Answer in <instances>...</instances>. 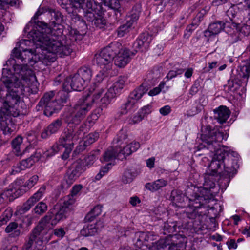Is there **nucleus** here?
Returning <instances> with one entry per match:
<instances>
[{
  "label": "nucleus",
  "mask_w": 250,
  "mask_h": 250,
  "mask_svg": "<svg viewBox=\"0 0 250 250\" xmlns=\"http://www.w3.org/2000/svg\"><path fill=\"white\" fill-rule=\"evenodd\" d=\"M127 139V134L125 130H121L118 135L117 143L124 142Z\"/></svg>",
  "instance_id": "56"
},
{
  "label": "nucleus",
  "mask_w": 250,
  "mask_h": 250,
  "mask_svg": "<svg viewBox=\"0 0 250 250\" xmlns=\"http://www.w3.org/2000/svg\"><path fill=\"white\" fill-rule=\"evenodd\" d=\"M120 45L118 44L116 56L115 59V64L118 67H124L131 61L133 53L130 50L126 48L119 49Z\"/></svg>",
  "instance_id": "13"
},
{
  "label": "nucleus",
  "mask_w": 250,
  "mask_h": 250,
  "mask_svg": "<svg viewBox=\"0 0 250 250\" xmlns=\"http://www.w3.org/2000/svg\"><path fill=\"white\" fill-rule=\"evenodd\" d=\"M43 12V10L41 9V8H39L38 9V10L36 12V13L35 14L34 17L32 18V19H31V21L26 26V28H25V30H29L30 29V27L32 26V23L33 22H35L36 23V20L38 18V17L41 15Z\"/></svg>",
  "instance_id": "51"
},
{
  "label": "nucleus",
  "mask_w": 250,
  "mask_h": 250,
  "mask_svg": "<svg viewBox=\"0 0 250 250\" xmlns=\"http://www.w3.org/2000/svg\"><path fill=\"white\" fill-rule=\"evenodd\" d=\"M79 172L74 169H71L68 171L65 176V180L69 186L73 184L80 176Z\"/></svg>",
  "instance_id": "36"
},
{
  "label": "nucleus",
  "mask_w": 250,
  "mask_h": 250,
  "mask_svg": "<svg viewBox=\"0 0 250 250\" xmlns=\"http://www.w3.org/2000/svg\"><path fill=\"white\" fill-rule=\"evenodd\" d=\"M62 147V146H61L60 144H56L53 145L50 149V156H53L58 153L61 150Z\"/></svg>",
  "instance_id": "58"
},
{
  "label": "nucleus",
  "mask_w": 250,
  "mask_h": 250,
  "mask_svg": "<svg viewBox=\"0 0 250 250\" xmlns=\"http://www.w3.org/2000/svg\"><path fill=\"white\" fill-rule=\"evenodd\" d=\"M79 75L81 79L84 80L85 83L89 82L92 77V72L90 69L87 67H83L80 68L78 73L76 74Z\"/></svg>",
  "instance_id": "33"
},
{
  "label": "nucleus",
  "mask_w": 250,
  "mask_h": 250,
  "mask_svg": "<svg viewBox=\"0 0 250 250\" xmlns=\"http://www.w3.org/2000/svg\"><path fill=\"white\" fill-rule=\"evenodd\" d=\"M103 207L98 205L95 206L86 215L85 219L88 221H92L96 217L99 215L102 211Z\"/></svg>",
  "instance_id": "35"
},
{
  "label": "nucleus",
  "mask_w": 250,
  "mask_h": 250,
  "mask_svg": "<svg viewBox=\"0 0 250 250\" xmlns=\"http://www.w3.org/2000/svg\"><path fill=\"white\" fill-rule=\"evenodd\" d=\"M12 216V210L10 208H7L0 216V227L6 224Z\"/></svg>",
  "instance_id": "37"
},
{
  "label": "nucleus",
  "mask_w": 250,
  "mask_h": 250,
  "mask_svg": "<svg viewBox=\"0 0 250 250\" xmlns=\"http://www.w3.org/2000/svg\"><path fill=\"white\" fill-rule=\"evenodd\" d=\"M104 227L103 222L99 221L96 224H89L86 227L83 228L81 234L83 236H93L96 234Z\"/></svg>",
  "instance_id": "24"
},
{
  "label": "nucleus",
  "mask_w": 250,
  "mask_h": 250,
  "mask_svg": "<svg viewBox=\"0 0 250 250\" xmlns=\"http://www.w3.org/2000/svg\"><path fill=\"white\" fill-rule=\"evenodd\" d=\"M99 135L98 132L91 133L87 135L84 139V145L88 146L97 140Z\"/></svg>",
  "instance_id": "42"
},
{
  "label": "nucleus",
  "mask_w": 250,
  "mask_h": 250,
  "mask_svg": "<svg viewBox=\"0 0 250 250\" xmlns=\"http://www.w3.org/2000/svg\"><path fill=\"white\" fill-rule=\"evenodd\" d=\"M18 225L16 222H11L5 228L6 233H12L14 236H18L20 233V230L18 229Z\"/></svg>",
  "instance_id": "40"
},
{
  "label": "nucleus",
  "mask_w": 250,
  "mask_h": 250,
  "mask_svg": "<svg viewBox=\"0 0 250 250\" xmlns=\"http://www.w3.org/2000/svg\"><path fill=\"white\" fill-rule=\"evenodd\" d=\"M85 83L79 75L75 74L73 76L67 77L64 80L63 90L58 92L55 100H52L54 96L53 91L45 93L39 103L40 106H44V115L49 117L56 111L60 110L66 102L68 93L72 90L81 91L84 87Z\"/></svg>",
  "instance_id": "4"
},
{
  "label": "nucleus",
  "mask_w": 250,
  "mask_h": 250,
  "mask_svg": "<svg viewBox=\"0 0 250 250\" xmlns=\"http://www.w3.org/2000/svg\"><path fill=\"white\" fill-rule=\"evenodd\" d=\"M65 233L64 229L62 227L56 228L54 230V234L60 238H62Z\"/></svg>",
  "instance_id": "54"
},
{
  "label": "nucleus",
  "mask_w": 250,
  "mask_h": 250,
  "mask_svg": "<svg viewBox=\"0 0 250 250\" xmlns=\"http://www.w3.org/2000/svg\"><path fill=\"white\" fill-rule=\"evenodd\" d=\"M227 23L225 24L221 21H217L211 23L208 28V31H206V36L216 35L219 33L224 28L229 27Z\"/></svg>",
  "instance_id": "27"
},
{
  "label": "nucleus",
  "mask_w": 250,
  "mask_h": 250,
  "mask_svg": "<svg viewBox=\"0 0 250 250\" xmlns=\"http://www.w3.org/2000/svg\"><path fill=\"white\" fill-rule=\"evenodd\" d=\"M172 198H173V204L175 205L176 207L179 208H185L186 207L185 204V202L188 201L189 204L188 205V207L187 208V212L188 213H193L195 212L196 210L200 208H194L193 206H190V199L192 197V195L191 197L188 199L187 197L185 196L182 194H178L176 191H172Z\"/></svg>",
  "instance_id": "18"
},
{
  "label": "nucleus",
  "mask_w": 250,
  "mask_h": 250,
  "mask_svg": "<svg viewBox=\"0 0 250 250\" xmlns=\"http://www.w3.org/2000/svg\"><path fill=\"white\" fill-rule=\"evenodd\" d=\"M23 195L18 183L15 181L8 188L0 194V204L7 201H11Z\"/></svg>",
  "instance_id": "12"
},
{
  "label": "nucleus",
  "mask_w": 250,
  "mask_h": 250,
  "mask_svg": "<svg viewBox=\"0 0 250 250\" xmlns=\"http://www.w3.org/2000/svg\"><path fill=\"white\" fill-rule=\"evenodd\" d=\"M129 202L132 206L135 207L138 204L140 203L141 200H140L139 197L135 196L130 197Z\"/></svg>",
  "instance_id": "61"
},
{
  "label": "nucleus",
  "mask_w": 250,
  "mask_h": 250,
  "mask_svg": "<svg viewBox=\"0 0 250 250\" xmlns=\"http://www.w3.org/2000/svg\"><path fill=\"white\" fill-rule=\"evenodd\" d=\"M62 125V121L58 119L52 122L42 133V137L46 138L50 135L56 133L60 128Z\"/></svg>",
  "instance_id": "26"
},
{
  "label": "nucleus",
  "mask_w": 250,
  "mask_h": 250,
  "mask_svg": "<svg viewBox=\"0 0 250 250\" xmlns=\"http://www.w3.org/2000/svg\"><path fill=\"white\" fill-rule=\"evenodd\" d=\"M39 176L37 175H34L28 178L23 185H21V180H16V182L18 184L21 193L23 194L27 191L32 188L35 186L39 181Z\"/></svg>",
  "instance_id": "23"
},
{
  "label": "nucleus",
  "mask_w": 250,
  "mask_h": 250,
  "mask_svg": "<svg viewBox=\"0 0 250 250\" xmlns=\"http://www.w3.org/2000/svg\"><path fill=\"white\" fill-rule=\"evenodd\" d=\"M201 139L210 151L212 160L209 164L207 157L202 159L203 164L207 166L202 187H194V194L190 199V206L194 208H205L210 209H217L220 206L216 203L215 197L219 193L220 184L223 181L227 187L229 178L235 173L239 167V156L230 147L221 146L223 140H226L228 135L217 129H212L210 125L202 128Z\"/></svg>",
  "instance_id": "1"
},
{
  "label": "nucleus",
  "mask_w": 250,
  "mask_h": 250,
  "mask_svg": "<svg viewBox=\"0 0 250 250\" xmlns=\"http://www.w3.org/2000/svg\"><path fill=\"white\" fill-rule=\"evenodd\" d=\"M250 73V59L244 61L236 71V74L232 76L228 81L226 88L231 92H235L240 87L244 89L247 85Z\"/></svg>",
  "instance_id": "7"
},
{
  "label": "nucleus",
  "mask_w": 250,
  "mask_h": 250,
  "mask_svg": "<svg viewBox=\"0 0 250 250\" xmlns=\"http://www.w3.org/2000/svg\"><path fill=\"white\" fill-rule=\"evenodd\" d=\"M214 117L220 123H225L229 117V110L224 106H220L214 110Z\"/></svg>",
  "instance_id": "25"
},
{
  "label": "nucleus",
  "mask_w": 250,
  "mask_h": 250,
  "mask_svg": "<svg viewBox=\"0 0 250 250\" xmlns=\"http://www.w3.org/2000/svg\"><path fill=\"white\" fill-rule=\"evenodd\" d=\"M165 85V83L161 82L158 87H155L149 91L148 95L150 96H154L158 94L161 90L164 88Z\"/></svg>",
  "instance_id": "50"
},
{
  "label": "nucleus",
  "mask_w": 250,
  "mask_h": 250,
  "mask_svg": "<svg viewBox=\"0 0 250 250\" xmlns=\"http://www.w3.org/2000/svg\"><path fill=\"white\" fill-rule=\"evenodd\" d=\"M187 242V238L182 234L169 235L154 244L149 250H180Z\"/></svg>",
  "instance_id": "8"
},
{
  "label": "nucleus",
  "mask_w": 250,
  "mask_h": 250,
  "mask_svg": "<svg viewBox=\"0 0 250 250\" xmlns=\"http://www.w3.org/2000/svg\"><path fill=\"white\" fill-rule=\"evenodd\" d=\"M41 157L40 152H36L31 157L22 160L20 163L14 167L12 174H15L19 173L21 170H24L30 167L35 162H38Z\"/></svg>",
  "instance_id": "19"
},
{
  "label": "nucleus",
  "mask_w": 250,
  "mask_h": 250,
  "mask_svg": "<svg viewBox=\"0 0 250 250\" xmlns=\"http://www.w3.org/2000/svg\"><path fill=\"white\" fill-rule=\"evenodd\" d=\"M107 90L104 87H101L100 86H95V87H91L90 89V92L92 93V102L93 103L97 102L98 101H100L102 106L103 107H106L110 104H104L103 101V99L105 97V94L107 93Z\"/></svg>",
  "instance_id": "20"
},
{
  "label": "nucleus",
  "mask_w": 250,
  "mask_h": 250,
  "mask_svg": "<svg viewBox=\"0 0 250 250\" xmlns=\"http://www.w3.org/2000/svg\"><path fill=\"white\" fill-rule=\"evenodd\" d=\"M230 27L235 29L240 36H248L250 34V19L243 21L241 24L232 22Z\"/></svg>",
  "instance_id": "22"
},
{
  "label": "nucleus",
  "mask_w": 250,
  "mask_h": 250,
  "mask_svg": "<svg viewBox=\"0 0 250 250\" xmlns=\"http://www.w3.org/2000/svg\"><path fill=\"white\" fill-rule=\"evenodd\" d=\"M101 3L115 10H118L120 8L119 0H101Z\"/></svg>",
  "instance_id": "38"
},
{
  "label": "nucleus",
  "mask_w": 250,
  "mask_h": 250,
  "mask_svg": "<svg viewBox=\"0 0 250 250\" xmlns=\"http://www.w3.org/2000/svg\"><path fill=\"white\" fill-rule=\"evenodd\" d=\"M140 144L136 141H132V142L127 144L120 151V153L122 154L124 157L125 158L131 155L132 153L136 152L140 147Z\"/></svg>",
  "instance_id": "28"
},
{
  "label": "nucleus",
  "mask_w": 250,
  "mask_h": 250,
  "mask_svg": "<svg viewBox=\"0 0 250 250\" xmlns=\"http://www.w3.org/2000/svg\"><path fill=\"white\" fill-rule=\"evenodd\" d=\"M183 69H182L170 70L168 72L165 79H166V81H168L176 76L181 75L183 73Z\"/></svg>",
  "instance_id": "49"
},
{
  "label": "nucleus",
  "mask_w": 250,
  "mask_h": 250,
  "mask_svg": "<svg viewBox=\"0 0 250 250\" xmlns=\"http://www.w3.org/2000/svg\"><path fill=\"white\" fill-rule=\"evenodd\" d=\"M112 166V164L111 163H109L104 167H101L99 172L95 176V180H100L104 175L108 172L109 170L111 168Z\"/></svg>",
  "instance_id": "45"
},
{
  "label": "nucleus",
  "mask_w": 250,
  "mask_h": 250,
  "mask_svg": "<svg viewBox=\"0 0 250 250\" xmlns=\"http://www.w3.org/2000/svg\"><path fill=\"white\" fill-rule=\"evenodd\" d=\"M99 153L98 151L95 152L90 154L85 159L84 166L87 168H89L93 165L97 159V155Z\"/></svg>",
  "instance_id": "44"
},
{
  "label": "nucleus",
  "mask_w": 250,
  "mask_h": 250,
  "mask_svg": "<svg viewBox=\"0 0 250 250\" xmlns=\"http://www.w3.org/2000/svg\"><path fill=\"white\" fill-rule=\"evenodd\" d=\"M132 23L130 21H127L126 24L121 26L118 30V35L120 37H123L125 33L129 31V29L132 26Z\"/></svg>",
  "instance_id": "46"
},
{
  "label": "nucleus",
  "mask_w": 250,
  "mask_h": 250,
  "mask_svg": "<svg viewBox=\"0 0 250 250\" xmlns=\"http://www.w3.org/2000/svg\"><path fill=\"white\" fill-rule=\"evenodd\" d=\"M132 177L131 176V174L130 173L129 171H125L124 175L122 178L123 182L125 184H126L128 183H130L132 180Z\"/></svg>",
  "instance_id": "59"
},
{
  "label": "nucleus",
  "mask_w": 250,
  "mask_h": 250,
  "mask_svg": "<svg viewBox=\"0 0 250 250\" xmlns=\"http://www.w3.org/2000/svg\"><path fill=\"white\" fill-rule=\"evenodd\" d=\"M71 168L77 172H79L80 175L86 169V167L83 165V160L80 159L75 162L72 164Z\"/></svg>",
  "instance_id": "39"
},
{
  "label": "nucleus",
  "mask_w": 250,
  "mask_h": 250,
  "mask_svg": "<svg viewBox=\"0 0 250 250\" xmlns=\"http://www.w3.org/2000/svg\"><path fill=\"white\" fill-rule=\"evenodd\" d=\"M86 19L88 21H91L96 27L100 28L104 27L106 23L105 19L99 15H95L94 14L93 17L91 16V18Z\"/></svg>",
  "instance_id": "34"
},
{
  "label": "nucleus",
  "mask_w": 250,
  "mask_h": 250,
  "mask_svg": "<svg viewBox=\"0 0 250 250\" xmlns=\"http://www.w3.org/2000/svg\"><path fill=\"white\" fill-rule=\"evenodd\" d=\"M136 104L128 98L126 103L122 106L121 113L126 114L133 112L137 108Z\"/></svg>",
  "instance_id": "32"
},
{
  "label": "nucleus",
  "mask_w": 250,
  "mask_h": 250,
  "mask_svg": "<svg viewBox=\"0 0 250 250\" xmlns=\"http://www.w3.org/2000/svg\"><path fill=\"white\" fill-rule=\"evenodd\" d=\"M152 40V36L147 33L140 35L135 43V47L141 51H145L148 49Z\"/></svg>",
  "instance_id": "21"
},
{
  "label": "nucleus",
  "mask_w": 250,
  "mask_h": 250,
  "mask_svg": "<svg viewBox=\"0 0 250 250\" xmlns=\"http://www.w3.org/2000/svg\"><path fill=\"white\" fill-rule=\"evenodd\" d=\"M45 190L46 187L45 186L41 187L36 193L31 196L27 201L20 207L18 210L19 213L21 214L28 211L36 202L39 201L42 198Z\"/></svg>",
  "instance_id": "16"
},
{
  "label": "nucleus",
  "mask_w": 250,
  "mask_h": 250,
  "mask_svg": "<svg viewBox=\"0 0 250 250\" xmlns=\"http://www.w3.org/2000/svg\"><path fill=\"white\" fill-rule=\"evenodd\" d=\"M13 116L8 113L1 114L0 112L1 129L4 134H10L16 130V125L12 121Z\"/></svg>",
  "instance_id": "17"
},
{
  "label": "nucleus",
  "mask_w": 250,
  "mask_h": 250,
  "mask_svg": "<svg viewBox=\"0 0 250 250\" xmlns=\"http://www.w3.org/2000/svg\"><path fill=\"white\" fill-rule=\"evenodd\" d=\"M167 184V182L163 179H158L152 183H147L145 187L146 188L151 191H156L161 188L165 187Z\"/></svg>",
  "instance_id": "30"
},
{
  "label": "nucleus",
  "mask_w": 250,
  "mask_h": 250,
  "mask_svg": "<svg viewBox=\"0 0 250 250\" xmlns=\"http://www.w3.org/2000/svg\"><path fill=\"white\" fill-rule=\"evenodd\" d=\"M125 85V81L123 79H120L114 83L113 85L107 90V93L103 99L104 104H111L117 95L120 94L121 90Z\"/></svg>",
  "instance_id": "15"
},
{
  "label": "nucleus",
  "mask_w": 250,
  "mask_h": 250,
  "mask_svg": "<svg viewBox=\"0 0 250 250\" xmlns=\"http://www.w3.org/2000/svg\"><path fill=\"white\" fill-rule=\"evenodd\" d=\"M139 112L144 116H146L152 112V106L151 104H147L143 106L139 110Z\"/></svg>",
  "instance_id": "53"
},
{
  "label": "nucleus",
  "mask_w": 250,
  "mask_h": 250,
  "mask_svg": "<svg viewBox=\"0 0 250 250\" xmlns=\"http://www.w3.org/2000/svg\"><path fill=\"white\" fill-rule=\"evenodd\" d=\"M90 95L80 99L73 108L64 114L65 121L68 124H79L90 110L93 104Z\"/></svg>",
  "instance_id": "6"
},
{
  "label": "nucleus",
  "mask_w": 250,
  "mask_h": 250,
  "mask_svg": "<svg viewBox=\"0 0 250 250\" xmlns=\"http://www.w3.org/2000/svg\"><path fill=\"white\" fill-rule=\"evenodd\" d=\"M75 199L71 195H68L64 199L63 206L54 214L48 213L40 222L38 225L33 230V235L31 240H33L37 235L40 233L46 236L47 231L52 226L57 224L60 221L66 218L72 209V205L75 203Z\"/></svg>",
  "instance_id": "5"
},
{
  "label": "nucleus",
  "mask_w": 250,
  "mask_h": 250,
  "mask_svg": "<svg viewBox=\"0 0 250 250\" xmlns=\"http://www.w3.org/2000/svg\"><path fill=\"white\" fill-rule=\"evenodd\" d=\"M23 142L22 137L18 136L15 138L12 142L13 151L17 156H21L26 151L29 147H27L23 150H21V145Z\"/></svg>",
  "instance_id": "29"
},
{
  "label": "nucleus",
  "mask_w": 250,
  "mask_h": 250,
  "mask_svg": "<svg viewBox=\"0 0 250 250\" xmlns=\"http://www.w3.org/2000/svg\"><path fill=\"white\" fill-rule=\"evenodd\" d=\"M82 188L83 186L80 184L74 186L71 189L70 195L73 196L77 195L78 193L81 191Z\"/></svg>",
  "instance_id": "55"
},
{
  "label": "nucleus",
  "mask_w": 250,
  "mask_h": 250,
  "mask_svg": "<svg viewBox=\"0 0 250 250\" xmlns=\"http://www.w3.org/2000/svg\"><path fill=\"white\" fill-rule=\"evenodd\" d=\"M55 21H52L51 29L47 27L45 23H41L42 27L38 24L39 28L30 31L29 40H22L16 44L13 50V56L21 60L28 59L33 63L41 62L48 65L60 57L69 55L72 49L62 34V14L57 11L54 12Z\"/></svg>",
  "instance_id": "2"
},
{
  "label": "nucleus",
  "mask_w": 250,
  "mask_h": 250,
  "mask_svg": "<svg viewBox=\"0 0 250 250\" xmlns=\"http://www.w3.org/2000/svg\"><path fill=\"white\" fill-rule=\"evenodd\" d=\"M12 56L23 62L22 64H16L13 65L12 74L7 68L2 70L1 81L6 88V91H0L1 114L8 113L13 117L24 115L26 113V106L23 102L24 91L31 93H36L38 90L39 83L32 70L27 67V63L31 64L28 59L21 60Z\"/></svg>",
  "instance_id": "3"
},
{
  "label": "nucleus",
  "mask_w": 250,
  "mask_h": 250,
  "mask_svg": "<svg viewBox=\"0 0 250 250\" xmlns=\"http://www.w3.org/2000/svg\"><path fill=\"white\" fill-rule=\"evenodd\" d=\"M159 112L163 116H166L171 112V107L168 105H165L160 108Z\"/></svg>",
  "instance_id": "57"
},
{
  "label": "nucleus",
  "mask_w": 250,
  "mask_h": 250,
  "mask_svg": "<svg viewBox=\"0 0 250 250\" xmlns=\"http://www.w3.org/2000/svg\"><path fill=\"white\" fill-rule=\"evenodd\" d=\"M144 118V116L139 111L129 122L130 124H135L141 122Z\"/></svg>",
  "instance_id": "52"
},
{
  "label": "nucleus",
  "mask_w": 250,
  "mask_h": 250,
  "mask_svg": "<svg viewBox=\"0 0 250 250\" xmlns=\"http://www.w3.org/2000/svg\"><path fill=\"white\" fill-rule=\"evenodd\" d=\"M117 155V152L113 148L108 149L106 151L103 156L104 162H110L114 160Z\"/></svg>",
  "instance_id": "43"
},
{
  "label": "nucleus",
  "mask_w": 250,
  "mask_h": 250,
  "mask_svg": "<svg viewBox=\"0 0 250 250\" xmlns=\"http://www.w3.org/2000/svg\"><path fill=\"white\" fill-rule=\"evenodd\" d=\"M80 133L73 130H68L65 132L59 140V144L65 148V151L62 156L63 160L67 159L70 155L75 142L80 137Z\"/></svg>",
  "instance_id": "10"
},
{
  "label": "nucleus",
  "mask_w": 250,
  "mask_h": 250,
  "mask_svg": "<svg viewBox=\"0 0 250 250\" xmlns=\"http://www.w3.org/2000/svg\"><path fill=\"white\" fill-rule=\"evenodd\" d=\"M47 209V206L43 202H39L34 208V211L36 214H41L45 212Z\"/></svg>",
  "instance_id": "48"
},
{
  "label": "nucleus",
  "mask_w": 250,
  "mask_h": 250,
  "mask_svg": "<svg viewBox=\"0 0 250 250\" xmlns=\"http://www.w3.org/2000/svg\"><path fill=\"white\" fill-rule=\"evenodd\" d=\"M107 71L104 70V71L102 69L96 75L94 79V82L93 85L92 87H95V86H100L99 84L104 80V78L106 76V72Z\"/></svg>",
  "instance_id": "41"
},
{
  "label": "nucleus",
  "mask_w": 250,
  "mask_h": 250,
  "mask_svg": "<svg viewBox=\"0 0 250 250\" xmlns=\"http://www.w3.org/2000/svg\"><path fill=\"white\" fill-rule=\"evenodd\" d=\"M193 69L192 68H188L185 72L184 76L187 78H189L192 76V75L193 74Z\"/></svg>",
  "instance_id": "64"
},
{
  "label": "nucleus",
  "mask_w": 250,
  "mask_h": 250,
  "mask_svg": "<svg viewBox=\"0 0 250 250\" xmlns=\"http://www.w3.org/2000/svg\"><path fill=\"white\" fill-rule=\"evenodd\" d=\"M33 235V230L31 234L29 241L24 246L23 250H42V246L43 242H47L50 239L49 236H46L40 233L39 235H37V236H36L35 238L31 241Z\"/></svg>",
  "instance_id": "14"
},
{
  "label": "nucleus",
  "mask_w": 250,
  "mask_h": 250,
  "mask_svg": "<svg viewBox=\"0 0 250 250\" xmlns=\"http://www.w3.org/2000/svg\"><path fill=\"white\" fill-rule=\"evenodd\" d=\"M146 92L145 87L142 85L140 86L139 87L134 89L129 95L128 98L137 103L138 101L142 97L143 95Z\"/></svg>",
  "instance_id": "31"
},
{
  "label": "nucleus",
  "mask_w": 250,
  "mask_h": 250,
  "mask_svg": "<svg viewBox=\"0 0 250 250\" xmlns=\"http://www.w3.org/2000/svg\"><path fill=\"white\" fill-rule=\"evenodd\" d=\"M140 11L136 8H133L129 15H128L127 21H130L132 24L136 22L139 18Z\"/></svg>",
  "instance_id": "47"
},
{
  "label": "nucleus",
  "mask_w": 250,
  "mask_h": 250,
  "mask_svg": "<svg viewBox=\"0 0 250 250\" xmlns=\"http://www.w3.org/2000/svg\"><path fill=\"white\" fill-rule=\"evenodd\" d=\"M227 245L229 249H235L237 247V245L236 243L235 240L233 239H231L229 241H228L227 242Z\"/></svg>",
  "instance_id": "63"
},
{
  "label": "nucleus",
  "mask_w": 250,
  "mask_h": 250,
  "mask_svg": "<svg viewBox=\"0 0 250 250\" xmlns=\"http://www.w3.org/2000/svg\"><path fill=\"white\" fill-rule=\"evenodd\" d=\"M32 218L31 215H26L23 217L22 219V225L28 226L32 223Z\"/></svg>",
  "instance_id": "60"
},
{
  "label": "nucleus",
  "mask_w": 250,
  "mask_h": 250,
  "mask_svg": "<svg viewBox=\"0 0 250 250\" xmlns=\"http://www.w3.org/2000/svg\"><path fill=\"white\" fill-rule=\"evenodd\" d=\"M118 43H111L95 54L94 62L104 71H108L112 68V61L117 51Z\"/></svg>",
  "instance_id": "9"
},
{
  "label": "nucleus",
  "mask_w": 250,
  "mask_h": 250,
  "mask_svg": "<svg viewBox=\"0 0 250 250\" xmlns=\"http://www.w3.org/2000/svg\"><path fill=\"white\" fill-rule=\"evenodd\" d=\"M164 229H167L168 232H172L176 231V226L173 224L172 226H169L168 224H165L164 225Z\"/></svg>",
  "instance_id": "62"
},
{
  "label": "nucleus",
  "mask_w": 250,
  "mask_h": 250,
  "mask_svg": "<svg viewBox=\"0 0 250 250\" xmlns=\"http://www.w3.org/2000/svg\"><path fill=\"white\" fill-rule=\"evenodd\" d=\"M58 2L62 5H69L76 9H83L87 12L85 15L86 18L94 16L92 0H58Z\"/></svg>",
  "instance_id": "11"
}]
</instances>
